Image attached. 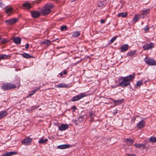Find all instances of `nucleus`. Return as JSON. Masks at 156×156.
Listing matches in <instances>:
<instances>
[{"mask_svg":"<svg viewBox=\"0 0 156 156\" xmlns=\"http://www.w3.org/2000/svg\"><path fill=\"white\" fill-rule=\"evenodd\" d=\"M85 96H86V95L85 93H81L73 97L72 98L71 100L73 101H75L79 100Z\"/></svg>","mask_w":156,"mask_h":156,"instance_id":"39448f33","label":"nucleus"},{"mask_svg":"<svg viewBox=\"0 0 156 156\" xmlns=\"http://www.w3.org/2000/svg\"><path fill=\"white\" fill-rule=\"evenodd\" d=\"M47 141L48 139H41L39 141L38 143L40 144H44Z\"/></svg>","mask_w":156,"mask_h":156,"instance_id":"7c9ffc66","label":"nucleus"},{"mask_svg":"<svg viewBox=\"0 0 156 156\" xmlns=\"http://www.w3.org/2000/svg\"><path fill=\"white\" fill-rule=\"evenodd\" d=\"M105 21L104 20H101L100 22L101 23H105Z\"/></svg>","mask_w":156,"mask_h":156,"instance_id":"c03bdc74","label":"nucleus"},{"mask_svg":"<svg viewBox=\"0 0 156 156\" xmlns=\"http://www.w3.org/2000/svg\"><path fill=\"white\" fill-rule=\"evenodd\" d=\"M32 142V139L30 138L26 137L23 140H22L21 142L24 145L27 146L30 144Z\"/></svg>","mask_w":156,"mask_h":156,"instance_id":"0eeeda50","label":"nucleus"},{"mask_svg":"<svg viewBox=\"0 0 156 156\" xmlns=\"http://www.w3.org/2000/svg\"><path fill=\"white\" fill-rule=\"evenodd\" d=\"M7 114V112L6 111H2L0 112V119L6 116Z\"/></svg>","mask_w":156,"mask_h":156,"instance_id":"dca6fc26","label":"nucleus"},{"mask_svg":"<svg viewBox=\"0 0 156 156\" xmlns=\"http://www.w3.org/2000/svg\"><path fill=\"white\" fill-rule=\"evenodd\" d=\"M23 6L26 9H30L32 6L29 3H25L23 4Z\"/></svg>","mask_w":156,"mask_h":156,"instance_id":"4be33fe9","label":"nucleus"},{"mask_svg":"<svg viewBox=\"0 0 156 156\" xmlns=\"http://www.w3.org/2000/svg\"><path fill=\"white\" fill-rule=\"evenodd\" d=\"M124 141L126 143V144L129 146L131 145L134 142L133 140L131 138L125 139Z\"/></svg>","mask_w":156,"mask_h":156,"instance_id":"1a4fd4ad","label":"nucleus"},{"mask_svg":"<svg viewBox=\"0 0 156 156\" xmlns=\"http://www.w3.org/2000/svg\"><path fill=\"white\" fill-rule=\"evenodd\" d=\"M83 118H84V115L81 116L79 117V118L78 119V120L80 122H82L83 120Z\"/></svg>","mask_w":156,"mask_h":156,"instance_id":"e433bc0d","label":"nucleus"},{"mask_svg":"<svg viewBox=\"0 0 156 156\" xmlns=\"http://www.w3.org/2000/svg\"><path fill=\"white\" fill-rule=\"evenodd\" d=\"M129 48V46L128 44H123L120 47V51L121 52L126 51Z\"/></svg>","mask_w":156,"mask_h":156,"instance_id":"9d476101","label":"nucleus"},{"mask_svg":"<svg viewBox=\"0 0 156 156\" xmlns=\"http://www.w3.org/2000/svg\"><path fill=\"white\" fill-rule=\"evenodd\" d=\"M40 156V155H38V156Z\"/></svg>","mask_w":156,"mask_h":156,"instance_id":"6e6d98bb","label":"nucleus"},{"mask_svg":"<svg viewBox=\"0 0 156 156\" xmlns=\"http://www.w3.org/2000/svg\"><path fill=\"white\" fill-rule=\"evenodd\" d=\"M143 146H142V147H143V148H146V145L145 144H143Z\"/></svg>","mask_w":156,"mask_h":156,"instance_id":"3c124183","label":"nucleus"},{"mask_svg":"<svg viewBox=\"0 0 156 156\" xmlns=\"http://www.w3.org/2000/svg\"><path fill=\"white\" fill-rule=\"evenodd\" d=\"M154 46V44L152 43L149 44L146 43L143 45V48L144 50H149L153 48Z\"/></svg>","mask_w":156,"mask_h":156,"instance_id":"6e6552de","label":"nucleus"},{"mask_svg":"<svg viewBox=\"0 0 156 156\" xmlns=\"http://www.w3.org/2000/svg\"><path fill=\"white\" fill-rule=\"evenodd\" d=\"M40 87H38L37 89H35L29 93L28 95L27 96V98L33 95L37 91L39 90L40 89Z\"/></svg>","mask_w":156,"mask_h":156,"instance_id":"aec40b11","label":"nucleus"},{"mask_svg":"<svg viewBox=\"0 0 156 156\" xmlns=\"http://www.w3.org/2000/svg\"><path fill=\"white\" fill-rule=\"evenodd\" d=\"M73 37H77L80 35L79 31H76L71 33Z\"/></svg>","mask_w":156,"mask_h":156,"instance_id":"a878e982","label":"nucleus"},{"mask_svg":"<svg viewBox=\"0 0 156 156\" xmlns=\"http://www.w3.org/2000/svg\"><path fill=\"white\" fill-rule=\"evenodd\" d=\"M142 81H138L136 84V87H140L142 84Z\"/></svg>","mask_w":156,"mask_h":156,"instance_id":"c9c22d12","label":"nucleus"},{"mask_svg":"<svg viewBox=\"0 0 156 156\" xmlns=\"http://www.w3.org/2000/svg\"><path fill=\"white\" fill-rule=\"evenodd\" d=\"M98 7H103L105 6V3L104 2H99L98 3Z\"/></svg>","mask_w":156,"mask_h":156,"instance_id":"cd10ccee","label":"nucleus"},{"mask_svg":"<svg viewBox=\"0 0 156 156\" xmlns=\"http://www.w3.org/2000/svg\"><path fill=\"white\" fill-rule=\"evenodd\" d=\"M2 87L4 90H8L15 88L16 87V86L12 83H5L2 85Z\"/></svg>","mask_w":156,"mask_h":156,"instance_id":"7ed1b4c3","label":"nucleus"},{"mask_svg":"<svg viewBox=\"0 0 156 156\" xmlns=\"http://www.w3.org/2000/svg\"><path fill=\"white\" fill-rule=\"evenodd\" d=\"M60 76H63V73L62 72H61L60 73Z\"/></svg>","mask_w":156,"mask_h":156,"instance_id":"8fccbe9b","label":"nucleus"},{"mask_svg":"<svg viewBox=\"0 0 156 156\" xmlns=\"http://www.w3.org/2000/svg\"><path fill=\"white\" fill-rule=\"evenodd\" d=\"M56 87L58 88H66L69 87V86L65 83H60L56 85Z\"/></svg>","mask_w":156,"mask_h":156,"instance_id":"5701e85b","label":"nucleus"},{"mask_svg":"<svg viewBox=\"0 0 156 156\" xmlns=\"http://www.w3.org/2000/svg\"><path fill=\"white\" fill-rule=\"evenodd\" d=\"M29 46V44H27L26 45L25 48L27 49H28Z\"/></svg>","mask_w":156,"mask_h":156,"instance_id":"37998d69","label":"nucleus"},{"mask_svg":"<svg viewBox=\"0 0 156 156\" xmlns=\"http://www.w3.org/2000/svg\"><path fill=\"white\" fill-rule=\"evenodd\" d=\"M13 10V9L12 8L10 7L6 9L5 10V12L9 15H10L12 13Z\"/></svg>","mask_w":156,"mask_h":156,"instance_id":"393cba45","label":"nucleus"},{"mask_svg":"<svg viewBox=\"0 0 156 156\" xmlns=\"http://www.w3.org/2000/svg\"><path fill=\"white\" fill-rule=\"evenodd\" d=\"M8 58V56L6 55L0 54V60L1 59H6Z\"/></svg>","mask_w":156,"mask_h":156,"instance_id":"c756f323","label":"nucleus"},{"mask_svg":"<svg viewBox=\"0 0 156 156\" xmlns=\"http://www.w3.org/2000/svg\"><path fill=\"white\" fill-rule=\"evenodd\" d=\"M63 74H64V75H66L67 73V72L66 70H64L63 71Z\"/></svg>","mask_w":156,"mask_h":156,"instance_id":"a18cd8bd","label":"nucleus"},{"mask_svg":"<svg viewBox=\"0 0 156 156\" xmlns=\"http://www.w3.org/2000/svg\"><path fill=\"white\" fill-rule=\"evenodd\" d=\"M32 16L34 18H37L40 16V13L39 11H34L31 12Z\"/></svg>","mask_w":156,"mask_h":156,"instance_id":"9b49d317","label":"nucleus"},{"mask_svg":"<svg viewBox=\"0 0 156 156\" xmlns=\"http://www.w3.org/2000/svg\"><path fill=\"white\" fill-rule=\"evenodd\" d=\"M113 102V103L116 105H118L120 104L123 102V99L121 100H114L113 99H110Z\"/></svg>","mask_w":156,"mask_h":156,"instance_id":"f3484780","label":"nucleus"},{"mask_svg":"<svg viewBox=\"0 0 156 156\" xmlns=\"http://www.w3.org/2000/svg\"><path fill=\"white\" fill-rule=\"evenodd\" d=\"M9 41L8 39L0 37V44H5Z\"/></svg>","mask_w":156,"mask_h":156,"instance_id":"b1692460","label":"nucleus"},{"mask_svg":"<svg viewBox=\"0 0 156 156\" xmlns=\"http://www.w3.org/2000/svg\"><path fill=\"white\" fill-rule=\"evenodd\" d=\"M117 38V36H115V37H113L110 40V42L111 43H112Z\"/></svg>","mask_w":156,"mask_h":156,"instance_id":"58836bf2","label":"nucleus"},{"mask_svg":"<svg viewBox=\"0 0 156 156\" xmlns=\"http://www.w3.org/2000/svg\"><path fill=\"white\" fill-rule=\"evenodd\" d=\"M17 152L15 151H11L7 152L6 153H4L3 155V156H10L14 155L16 154Z\"/></svg>","mask_w":156,"mask_h":156,"instance_id":"4468645a","label":"nucleus"},{"mask_svg":"<svg viewBox=\"0 0 156 156\" xmlns=\"http://www.w3.org/2000/svg\"><path fill=\"white\" fill-rule=\"evenodd\" d=\"M21 39L20 37H15L13 39L14 43L17 44H19L21 42Z\"/></svg>","mask_w":156,"mask_h":156,"instance_id":"ddd939ff","label":"nucleus"},{"mask_svg":"<svg viewBox=\"0 0 156 156\" xmlns=\"http://www.w3.org/2000/svg\"><path fill=\"white\" fill-rule=\"evenodd\" d=\"M150 141L152 143L156 142V137H152L150 138Z\"/></svg>","mask_w":156,"mask_h":156,"instance_id":"2f4dec72","label":"nucleus"},{"mask_svg":"<svg viewBox=\"0 0 156 156\" xmlns=\"http://www.w3.org/2000/svg\"><path fill=\"white\" fill-rule=\"evenodd\" d=\"M3 5H4L1 2H0V7H1L2 8H3Z\"/></svg>","mask_w":156,"mask_h":156,"instance_id":"de8ad7c7","label":"nucleus"},{"mask_svg":"<svg viewBox=\"0 0 156 156\" xmlns=\"http://www.w3.org/2000/svg\"><path fill=\"white\" fill-rule=\"evenodd\" d=\"M135 147L136 148H140L143 146V144H137L136 143L134 145Z\"/></svg>","mask_w":156,"mask_h":156,"instance_id":"473e14b6","label":"nucleus"},{"mask_svg":"<svg viewBox=\"0 0 156 156\" xmlns=\"http://www.w3.org/2000/svg\"><path fill=\"white\" fill-rule=\"evenodd\" d=\"M136 51H129L128 52L127 54V55L128 56H133L135 54Z\"/></svg>","mask_w":156,"mask_h":156,"instance_id":"bb28decb","label":"nucleus"},{"mask_svg":"<svg viewBox=\"0 0 156 156\" xmlns=\"http://www.w3.org/2000/svg\"><path fill=\"white\" fill-rule=\"evenodd\" d=\"M18 20V19L13 18L10 19L9 20H6L5 22L7 25H11L16 23L17 22Z\"/></svg>","mask_w":156,"mask_h":156,"instance_id":"423d86ee","label":"nucleus"},{"mask_svg":"<svg viewBox=\"0 0 156 156\" xmlns=\"http://www.w3.org/2000/svg\"><path fill=\"white\" fill-rule=\"evenodd\" d=\"M149 29V27H146L144 28V31L146 32Z\"/></svg>","mask_w":156,"mask_h":156,"instance_id":"a19ab883","label":"nucleus"},{"mask_svg":"<svg viewBox=\"0 0 156 156\" xmlns=\"http://www.w3.org/2000/svg\"><path fill=\"white\" fill-rule=\"evenodd\" d=\"M145 122L143 120L140 122L137 125V127L139 129L144 127L145 126Z\"/></svg>","mask_w":156,"mask_h":156,"instance_id":"f8f14e48","label":"nucleus"},{"mask_svg":"<svg viewBox=\"0 0 156 156\" xmlns=\"http://www.w3.org/2000/svg\"><path fill=\"white\" fill-rule=\"evenodd\" d=\"M61 30L62 31H66L67 30V26H62L61 27Z\"/></svg>","mask_w":156,"mask_h":156,"instance_id":"72a5a7b5","label":"nucleus"},{"mask_svg":"<svg viewBox=\"0 0 156 156\" xmlns=\"http://www.w3.org/2000/svg\"><path fill=\"white\" fill-rule=\"evenodd\" d=\"M76 0H70V1L71 2H73Z\"/></svg>","mask_w":156,"mask_h":156,"instance_id":"864d4df0","label":"nucleus"},{"mask_svg":"<svg viewBox=\"0 0 156 156\" xmlns=\"http://www.w3.org/2000/svg\"><path fill=\"white\" fill-rule=\"evenodd\" d=\"M54 6V5L52 4H46L41 11L42 13L44 16L49 14L51 12V9L53 8Z\"/></svg>","mask_w":156,"mask_h":156,"instance_id":"f03ea898","label":"nucleus"},{"mask_svg":"<svg viewBox=\"0 0 156 156\" xmlns=\"http://www.w3.org/2000/svg\"><path fill=\"white\" fill-rule=\"evenodd\" d=\"M122 81L120 82L119 86L122 87H126L130 84V81L135 78V74L129 75L125 77H121Z\"/></svg>","mask_w":156,"mask_h":156,"instance_id":"f257e3e1","label":"nucleus"},{"mask_svg":"<svg viewBox=\"0 0 156 156\" xmlns=\"http://www.w3.org/2000/svg\"><path fill=\"white\" fill-rule=\"evenodd\" d=\"M117 111H115V112H113V114L114 115H115V114L116 113H117Z\"/></svg>","mask_w":156,"mask_h":156,"instance_id":"603ef678","label":"nucleus"},{"mask_svg":"<svg viewBox=\"0 0 156 156\" xmlns=\"http://www.w3.org/2000/svg\"><path fill=\"white\" fill-rule=\"evenodd\" d=\"M94 120V117L91 118L90 121L91 122H93Z\"/></svg>","mask_w":156,"mask_h":156,"instance_id":"09e8293b","label":"nucleus"},{"mask_svg":"<svg viewBox=\"0 0 156 156\" xmlns=\"http://www.w3.org/2000/svg\"><path fill=\"white\" fill-rule=\"evenodd\" d=\"M80 62V61H79L77 63H79Z\"/></svg>","mask_w":156,"mask_h":156,"instance_id":"5fc2aeb1","label":"nucleus"},{"mask_svg":"<svg viewBox=\"0 0 156 156\" xmlns=\"http://www.w3.org/2000/svg\"><path fill=\"white\" fill-rule=\"evenodd\" d=\"M149 10H146L143 11V14L144 15H147L149 14Z\"/></svg>","mask_w":156,"mask_h":156,"instance_id":"4c0bfd02","label":"nucleus"},{"mask_svg":"<svg viewBox=\"0 0 156 156\" xmlns=\"http://www.w3.org/2000/svg\"><path fill=\"white\" fill-rule=\"evenodd\" d=\"M68 128L69 126L68 125L62 124L59 127V130L62 131L68 129Z\"/></svg>","mask_w":156,"mask_h":156,"instance_id":"2eb2a0df","label":"nucleus"},{"mask_svg":"<svg viewBox=\"0 0 156 156\" xmlns=\"http://www.w3.org/2000/svg\"><path fill=\"white\" fill-rule=\"evenodd\" d=\"M127 156H136V155L134 154H126Z\"/></svg>","mask_w":156,"mask_h":156,"instance_id":"79ce46f5","label":"nucleus"},{"mask_svg":"<svg viewBox=\"0 0 156 156\" xmlns=\"http://www.w3.org/2000/svg\"><path fill=\"white\" fill-rule=\"evenodd\" d=\"M145 62L151 66L156 65V61L152 58H145Z\"/></svg>","mask_w":156,"mask_h":156,"instance_id":"20e7f679","label":"nucleus"},{"mask_svg":"<svg viewBox=\"0 0 156 156\" xmlns=\"http://www.w3.org/2000/svg\"><path fill=\"white\" fill-rule=\"evenodd\" d=\"M139 20V18L137 16H135L133 18V20L135 22H137Z\"/></svg>","mask_w":156,"mask_h":156,"instance_id":"ea45409f","label":"nucleus"},{"mask_svg":"<svg viewBox=\"0 0 156 156\" xmlns=\"http://www.w3.org/2000/svg\"><path fill=\"white\" fill-rule=\"evenodd\" d=\"M72 108L73 109V111H74L75 110L77 109L76 106H73L72 107Z\"/></svg>","mask_w":156,"mask_h":156,"instance_id":"49530a36","label":"nucleus"},{"mask_svg":"<svg viewBox=\"0 0 156 156\" xmlns=\"http://www.w3.org/2000/svg\"><path fill=\"white\" fill-rule=\"evenodd\" d=\"M24 58H33L34 57L28 54H27L25 53H23V54H20Z\"/></svg>","mask_w":156,"mask_h":156,"instance_id":"6ab92c4d","label":"nucleus"},{"mask_svg":"<svg viewBox=\"0 0 156 156\" xmlns=\"http://www.w3.org/2000/svg\"><path fill=\"white\" fill-rule=\"evenodd\" d=\"M89 116L90 117V118L94 117L95 116V115L93 112H89Z\"/></svg>","mask_w":156,"mask_h":156,"instance_id":"f704fd0d","label":"nucleus"},{"mask_svg":"<svg viewBox=\"0 0 156 156\" xmlns=\"http://www.w3.org/2000/svg\"><path fill=\"white\" fill-rule=\"evenodd\" d=\"M70 147V145L67 144H63L59 145L58 146V148L60 149H64Z\"/></svg>","mask_w":156,"mask_h":156,"instance_id":"412c9836","label":"nucleus"},{"mask_svg":"<svg viewBox=\"0 0 156 156\" xmlns=\"http://www.w3.org/2000/svg\"><path fill=\"white\" fill-rule=\"evenodd\" d=\"M51 42L48 40H44L43 41H41V44L49 45L50 44Z\"/></svg>","mask_w":156,"mask_h":156,"instance_id":"a211bd4d","label":"nucleus"},{"mask_svg":"<svg viewBox=\"0 0 156 156\" xmlns=\"http://www.w3.org/2000/svg\"><path fill=\"white\" fill-rule=\"evenodd\" d=\"M127 13H123L122 12L118 14V16L119 17L122 16V17H125L127 16Z\"/></svg>","mask_w":156,"mask_h":156,"instance_id":"c85d7f7f","label":"nucleus"}]
</instances>
